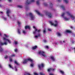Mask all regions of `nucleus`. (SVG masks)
<instances>
[{"instance_id": "f257e3e1", "label": "nucleus", "mask_w": 75, "mask_h": 75, "mask_svg": "<svg viewBox=\"0 0 75 75\" xmlns=\"http://www.w3.org/2000/svg\"><path fill=\"white\" fill-rule=\"evenodd\" d=\"M28 61H30V62H33V60L30 58H29L28 59H25L24 60V61L23 62V64H26V63H27V62H28Z\"/></svg>"}, {"instance_id": "f03ea898", "label": "nucleus", "mask_w": 75, "mask_h": 75, "mask_svg": "<svg viewBox=\"0 0 75 75\" xmlns=\"http://www.w3.org/2000/svg\"><path fill=\"white\" fill-rule=\"evenodd\" d=\"M29 17H30V18H31V20H34L35 16H34L33 13H29Z\"/></svg>"}, {"instance_id": "7ed1b4c3", "label": "nucleus", "mask_w": 75, "mask_h": 75, "mask_svg": "<svg viewBox=\"0 0 75 75\" xmlns=\"http://www.w3.org/2000/svg\"><path fill=\"white\" fill-rule=\"evenodd\" d=\"M39 54H40L42 55L43 57H47V55L45 54V52H43L42 51H40L39 52Z\"/></svg>"}, {"instance_id": "20e7f679", "label": "nucleus", "mask_w": 75, "mask_h": 75, "mask_svg": "<svg viewBox=\"0 0 75 75\" xmlns=\"http://www.w3.org/2000/svg\"><path fill=\"white\" fill-rule=\"evenodd\" d=\"M35 1V0H31L29 2H28V0H26V4H31L32 2H34Z\"/></svg>"}, {"instance_id": "39448f33", "label": "nucleus", "mask_w": 75, "mask_h": 75, "mask_svg": "<svg viewBox=\"0 0 75 75\" xmlns=\"http://www.w3.org/2000/svg\"><path fill=\"white\" fill-rule=\"evenodd\" d=\"M66 13L67 14H69V16H70L72 18L73 20H74L75 19V16H73L72 15H71V14L68 11L66 12Z\"/></svg>"}, {"instance_id": "423d86ee", "label": "nucleus", "mask_w": 75, "mask_h": 75, "mask_svg": "<svg viewBox=\"0 0 75 75\" xmlns=\"http://www.w3.org/2000/svg\"><path fill=\"white\" fill-rule=\"evenodd\" d=\"M45 14L46 15H48V17H49V18H51L52 17V15L51 13H50L47 11H46L45 12Z\"/></svg>"}, {"instance_id": "0eeeda50", "label": "nucleus", "mask_w": 75, "mask_h": 75, "mask_svg": "<svg viewBox=\"0 0 75 75\" xmlns=\"http://www.w3.org/2000/svg\"><path fill=\"white\" fill-rule=\"evenodd\" d=\"M38 67L39 69L41 70V68H44V64L43 63H42L41 64L39 65Z\"/></svg>"}, {"instance_id": "6e6552de", "label": "nucleus", "mask_w": 75, "mask_h": 75, "mask_svg": "<svg viewBox=\"0 0 75 75\" xmlns=\"http://www.w3.org/2000/svg\"><path fill=\"white\" fill-rule=\"evenodd\" d=\"M55 69H53L52 68H50L49 69H47V71L50 72V71H54V70H55Z\"/></svg>"}, {"instance_id": "1a4fd4ad", "label": "nucleus", "mask_w": 75, "mask_h": 75, "mask_svg": "<svg viewBox=\"0 0 75 75\" xmlns=\"http://www.w3.org/2000/svg\"><path fill=\"white\" fill-rule=\"evenodd\" d=\"M3 40L4 41H8L9 44H11V40H9L8 39H6V38H3Z\"/></svg>"}, {"instance_id": "9d476101", "label": "nucleus", "mask_w": 75, "mask_h": 75, "mask_svg": "<svg viewBox=\"0 0 75 75\" xmlns=\"http://www.w3.org/2000/svg\"><path fill=\"white\" fill-rule=\"evenodd\" d=\"M50 23L51 25H54V26H55V27L57 26V25H58V24H57L56 23L54 24V23H52V22L51 21L50 22Z\"/></svg>"}, {"instance_id": "9b49d317", "label": "nucleus", "mask_w": 75, "mask_h": 75, "mask_svg": "<svg viewBox=\"0 0 75 75\" xmlns=\"http://www.w3.org/2000/svg\"><path fill=\"white\" fill-rule=\"evenodd\" d=\"M0 44L1 45H7V43L6 42H4V43H2L0 41Z\"/></svg>"}, {"instance_id": "f8f14e48", "label": "nucleus", "mask_w": 75, "mask_h": 75, "mask_svg": "<svg viewBox=\"0 0 75 75\" xmlns=\"http://www.w3.org/2000/svg\"><path fill=\"white\" fill-rule=\"evenodd\" d=\"M10 13V10L9 9H8L6 12V13L7 14V16L8 17H10V15H9V13Z\"/></svg>"}, {"instance_id": "ddd939ff", "label": "nucleus", "mask_w": 75, "mask_h": 75, "mask_svg": "<svg viewBox=\"0 0 75 75\" xmlns=\"http://www.w3.org/2000/svg\"><path fill=\"white\" fill-rule=\"evenodd\" d=\"M36 13H37V14H38V15H40V16H42H42H43V15L40 14V12H38V11H36Z\"/></svg>"}, {"instance_id": "4468645a", "label": "nucleus", "mask_w": 75, "mask_h": 75, "mask_svg": "<svg viewBox=\"0 0 75 75\" xmlns=\"http://www.w3.org/2000/svg\"><path fill=\"white\" fill-rule=\"evenodd\" d=\"M51 59L53 61H55V59L54 58V57L53 56L51 57Z\"/></svg>"}, {"instance_id": "2eb2a0df", "label": "nucleus", "mask_w": 75, "mask_h": 75, "mask_svg": "<svg viewBox=\"0 0 75 75\" xmlns=\"http://www.w3.org/2000/svg\"><path fill=\"white\" fill-rule=\"evenodd\" d=\"M29 29V30H30V26H25V29Z\"/></svg>"}, {"instance_id": "dca6fc26", "label": "nucleus", "mask_w": 75, "mask_h": 75, "mask_svg": "<svg viewBox=\"0 0 75 75\" xmlns=\"http://www.w3.org/2000/svg\"><path fill=\"white\" fill-rule=\"evenodd\" d=\"M37 48V46H34L33 47H32L33 50H35V49H36V48Z\"/></svg>"}, {"instance_id": "f3484780", "label": "nucleus", "mask_w": 75, "mask_h": 75, "mask_svg": "<svg viewBox=\"0 0 75 75\" xmlns=\"http://www.w3.org/2000/svg\"><path fill=\"white\" fill-rule=\"evenodd\" d=\"M66 32L67 33H72L71 31L70 30H67L66 31Z\"/></svg>"}, {"instance_id": "a211bd4d", "label": "nucleus", "mask_w": 75, "mask_h": 75, "mask_svg": "<svg viewBox=\"0 0 75 75\" xmlns=\"http://www.w3.org/2000/svg\"><path fill=\"white\" fill-rule=\"evenodd\" d=\"M57 34L58 36H59V37H60V36H61V34L59 32L57 33Z\"/></svg>"}, {"instance_id": "6ab92c4d", "label": "nucleus", "mask_w": 75, "mask_h": 75, "mask_svg": "<svg viewBox=\"0 0 75 75\" xmlns=\"http://www.w3.org/2000/svg\"><path fill=\"white\" fill-rule=\"evenodd\" d=\"M3 49L0 46V52H3Z\"/></svg>"}, {"instance_id": "aec40b11", "label": "nucleus", "mask_w": 75, "mask_h": 75, "mask_svg": "<svg viewBox=\"0 0 75 75\" xmlns=\"http://www.w3.org/2000/svg\"><path fill=\"white\" fill-rule=\"evenodd\" d=\"M59 72L62 74H63V75L64 74V72L62 71V70H60Z\"/></svg>"}, {"instance_id": "412c9836", "label": "nucleus", "mask_w": 75, "mask_h": 75, "mask_svg": "<svg viewBox=\"0 0 75 75\" xmlns=\"http://www.w3.org/2000/svg\"><path fill=\"white\" fill-rule=\"evenodd\" d=\"M18 7H19V8H23V6L20 5H18L17 6Z\"/></svg>"}, {"instance_id": "4be33fe9", "label": "nucleus", "mask_w": 75, "mask_h": 75, "mask_svg": "<svg viewBox=\"0 0 75 75\" xmlns=\"http://www.w3.org/2000/svg\"><path fill=\"white\" fill-rule=\"evenodd\" d=\"M9 67L10 68H12V69H14L13 67H12V66L11 64H9Z\"/></svg>"}, {"instance_id": "5701e85b", "label": "nucleus", "mask_w": 75, "mask_h": 75, "mask_svg": "<svg viewBox=\"0 0 75 75\" xmlns=\"http://www.w3.org/2000/svg\"><path fill=\"white\" fill-rule=\"evenodd\" d=\"M14 62L15 64H16V65H19V64L17 62V61L16 60Z\"/></svg>"}, {"instance_id": "b1692460", "label": "nucleus", "mask_w": 75, "mask_h": 75, "mask_svg": "<svg viewBox=\"0 0 75 75\" xmlns=\"http://www.w3.org/2000/svg\"><path fill=\"white\" fill-rule=\"evenodd\" d=\"M37 31V29H36V30H35V31L33 32V34H35L36 33V32Z\"/></svg>"}, {"instance_id": "393cba45", "label": "nucleus", "mask_w": 75, "mask_h": 75, "mask_svg": "<svg viewBox=\"0 0 75 75\" xmlns=\"http://www.w3.org/2000/svg\"><path fill=\"white\" fill-rule=\"evenodd\" d=\"M18 33L19 34H21V32H20V30L19 29L18 30Z\"/></svg>"}, {"instance_id": "a878e982", "label": "nucleus", "mask_w": 75, "mask_h": 75, "mask_svg": "<svg viewBox=\"0 0 75 75\" xmlns=\"http://www.w3.org/2000/svg\"><path fill=\"white\" fill-rule=\"evenodd\" d=\"M61 7H62L64 10H65V7L64 6H61Z\"/></svg>"}, {"instance_id": "bb28decb", "label": "nucleus", "mask_w": 75, "mask_h": 75, "mask_svg": "<svg viewBox=\"0 0 75 75\" xmlns=\"http://www.w3.org/2000/svg\"><path fill=\"white\" fill-rule=\"evenodd\" d=\"M2 18H3V19H4V20H7V18H5L3 16H2Z\"/></svg>"}, {"instance_id": "cd10ccee", "label": "nucleus", "mask_w": 75, "mask_h": 75, "mask_svg": "<svg viewBox=\"0 0 75 75\" xmlns=\"http://www.w3.org/2000/svg\"><path fill=\"white\" fill-rule=\"evenodd\" d=\"M65 2L66 3H68V0H64Z\"/></svg>"}, {"instance_id": "c85d7f7f", "label": "nucleus", "mask_w": 75, "mask_h": 75, "mask_svg": "<svg viewBox=\"0 0 75 75\" xmlns=\"http://www.w3.org/2000/svg\"><path fill=\"white\" fill-rule=\"evenodd\" d=\"M9 61L10 62H12V59L10 57H9Z\"/></svg>"}, {"instance_id": "c756f323", "label": "nucleus", "mask_w": 75, "mask_h": 75, "mask_svg": "<svg viewBox=\"0 0 75 75\" xmlns=\"http://www.w3.org/2000/svg\"><path fill=\"white\" fill-rule=\"evenodd\" d=\"M14 42L15 45H17L18 44V42L17 41H14Z\"/></svg>"}, {"instance_id": "7c9ffc66", "label": "nucleus", "mask_w": 75, "mask_h": 75, "mask_svg": "<svg viewBox=\"0 0 75 75\" xmlns=\"http://www.w3.org/2000/svg\"><path fill=\"white\" fill-rule=\"evenodd\" d=\"M65 13H63L61 15V16H62V17H63L65 15Z\"/></svg>"}, {"instance_id": "2f4dec72", "label": "nucleus", "mask_w": 75, "mask_h": 75, "mask_svg": "<svg viewBox=\"0 0 75 75\" xmlns=\"http://www.w3.org/2000/svg\"><path fill=\"white\" fill-rule=\"evenodd\" d=\"M8 58V56L6 55L5 56V59H7Z\"/></svg>"}, {"instance_id": "473e14b6", "label": "nucleus", "mask_w": 75, "mask_h": 75, "mask_svg": "<svg viewBox=\"0 0 75 75\" xmlns=\"http://www.w3.org/2000/svg\"><path fill=\"white\" fill-rule=\"evenodd\" d=\"M50 7H52V6H53V4H52V3H50Z\"/></svg>"}, {"instance_id": "72a5a7b5", "label": "nucleus", "mask_w": 75, "mask_h": 75, "mask_svg": "<svg viewBox=\"0 0 75 75\" xmlns=\"http://www.w3.org/2000/svg\"><path fill=\"white\" fill-rule=\"evenodd\" d=\"M71 50H74V53H75V47H71Z\"/></svg>"}, {"instance_id": "f704fd0d", "label": "nucleus", "mask_w": 75, "mask_h": 75, "mask_svg": "<svg viewBox=\"0 0 75 75\" xmlns=\"http://www.w3.org/2000/svg\"><path fill=\"white\" fill-rule=\"evenodd\" d=\"M43 33H44V34H45V33H46V29H45L43 30Z\"/></svg>"}, {"instance_id": "c9c22d12", "label": "nucleus", "mask_w": 75, "mask_h": 75, "mask_svg": "<svg viewBox=\"0 0 75 75\" xmlns=\"http://www.w3.org/2000/svg\"><path fill=\"white\" fill-rule=\"evenodd\" d=\"M17 23H18V25H20V24H21V22L18 21Z\"/></svg>"}, {"instance_id": "e433bc0d", "label": "nucleus", "mask_w": 75, "mask_h": 75, "mask_svg": "<svg viewBox=\"0 0 75 75\" xmlns=\"http://www.w3.org/2000/svg\"><path fill=\"white\" fill-rule=\"evenodd\" d=\"M40 75H45V74L44 73H43L42 72H40Z\"/></svg>"}, {"instance_id": "4c0bfd02", "label": "nucleus", "mask_w": 75, "mask_h": 75, "mask_svg": "<svg viewBox=\"0 0 75 75\" xmlns=\"http://www.w3.org/2000/svg\"><path fill=\"white\" fill-rule=\"evenodd\" d=\"M44 4L45 5V6H48V4L46 3H44Z\"/></svg>"}, {"instance_id": "58836bf2", "label": "nucleus", "mask_w": 75, "mask_h": 75, "mask_svg": "<svg viewBox=\"0 0 75 75\" xmlns=\"http://www.w3.org/2000/svg\"><path fill=\"white\" fill-rule=\"evenodd\" d=\"M36 2H37V4H38V5H39V1H37Z\"/></svg>"}, {"instance_id": "ea45409f", "label": "nucleus", "mask_w": 75, "mask_h": 75, "mask_svg": "<svg viewBox=\"0 0 75 75\" xmlns=\"http://www.w3.org/2000/svg\"><path fill=\"white\" fill-rule=\"evenodd\" d=\"M40 31H41V30L40 29L39 30H38V29H37V32H38V33H40Z\"/></svg>"}, {"instance_id": "a19ab883", "label": "nucleus", "mask_w": 75, "mask_h": 75, "mask_svg": "<svg viewBox=\"0 0 75 75\" xmlns=\"http://www.w3.org/2000/svg\"><path fill=\"white\" fill-rule=\"evenodd\" d=\"M14 51L16 52H17V49H16L14 50Z\"/></svg>"}, {"instance_id": "79ce46f5", "label": "nucleus", "mask_w": 75, "mask_h": 75, "mask_svg": "<svg viewBox=\"0 0 75 75\" xmlns=\"http://www.w3.org/2000/svg\"><path fill=\"white\" fill-rule=\"evenodd\" d=\"M64 19H65L66 20H69L68 18H65Z\"/></svg>"}, {"instance_id": "37998d69", "label": "nucleus", "mask_w": 75, "mask_h": 75, "mask_svg": "<svg viewBox=\"0 0 75 75\" xmlns=\"http://www.w3.org/2000/svg\"><path fill=\"white\" fill-rule=\"evenodd\" d=\"M15 56V55L12 54V55L10 57H14Z\"/></svg>"}, {"instance_id": "c03bdc74", "label": "nucleus", "mask_w": 75, "mask_h": 75, "mask_svg": "<svg viewBox=\"0 0 75 75\" xmlns=\"http://www.w3.org/2000/svg\"><path fill=\"white\" fill-rule=\"evenodd\" d=\"M55 23H56V24H58V22H57V21H54Z\"/></svg>"}, {"instance_id": "a18cd8bd", "label": "nucleus", "mask_w": 75, "mask_h": 75, "mask_svg": "<svg viewBox=\"0 0 75 75\" xmlns=\"http://www.w3.org/2000/svg\"><path fill=\"white\" fill-rule=\"evenodd\" d=\"M15 68L16 69V71H17V69L16 67H15Z\"/></svg>"}, {"instance_id": "49530a36", "label": "nucleus", "mask_w": 75, "mask_h": 75, "mask_svg": "<svg viewBox=\"0 0 75 75\" xmlns=\"http://www.w3.org/2000/svg\"><path fill=\"white\" fill-rule=\"evenodd\" d=\"M57 1L58 2H61V0H57Z\"/></svg>"}, {"instance_id": "de8ad7c7", "label": "nucleus", "mask_w": 75, "mask_h": 75, "mask_svg": "<svg viewBox=\"0 0 75 75\" xmlns=\"http://www.w3.org/2000/svg\"><path fill=\"white\" fill-rule=\"evenodd\" d=\"M34 74L35 75H38V74L36 73H34Z\"/></svg>"}, {"instance_id": "09e8293b", "label": "nucleus", "mask_w": 75, "mask_h": 75, "mask_svg": "<svg viewBox=\"0 0 75 75\" xmlns=\"http://www.w3.org/2000/svg\"><path fill=\"white\" fill-rule=\"evenodd\" d=\"M48 30L49 31H51V30L50 29H48Z\"/></svg>"}, {"instance_id": "8fccbe9b", "label": "nucleus", "mask_w": 75, "mask_h": 75, "mask_svg": "<svg viewBox=\"0 0 75 75\" xmlns=\"http://www.w3.org/2000/svg\"><path fill=\"white\" fill-rule=\"evenodd\" d=\"M23 34H25V31H23Z\"/></svg>"}, {"instance_id": "3c124183", "label": "nucleus", "mask_w": 75, "mask_h": 75, "mask_svg": "<svg viewBox=\"0 0 75 75\" xmlns=\"http://www.w3.org/2000/svg\"><path fill=\"white\" fill-rule=\"evenodd\" d=\"M43 41H44V42H47V41H46V40H44Z\"/></svg>"}, {"instance_id": "603ef678", "label": "nucleus", "mask_w": 75, "mask_h": 75, "mask_svg": "<svg viewBox=\"0 0 75 75\" xmlns=\"http://www.w3.org/2000/svg\"><path fill=\"white\" fill-rule=\"evenodd\" d=\"M4 35L6 37H8V36H7V35H6V34H4Z\"/></svg>"}, {"instance_id": "864d4df0", "label": "nucleus", "mask_w": 75, "mask_h": 75, "mask_svg": "<svg viewBox=\"0 0 75 75\" xmlns=\"http://www.w3.org/2000/svg\"><path fill=\"white\" fill-rule=\"evenodd\" d=\"M8 1H9V2H11L12 0H8Z\"/></svg>"}, {"instance_id": "5fc2aeb1", "label": "nucleus", "mask_w": 75, "mask_h": 75, "mask_svg": "<svg viewBox=\"0 0 75 75\" xmlns=\"http://www.w3.org/2000/svg\"><path fill=\"white\" fill-rule=\"evenodd\" d=\"M40 35H40V34H39L38 35V37H40Z\"/></svg>"}, {"instance_id": "6e6d98bb", "label": "nucleus", "mask_w": 75, "mask_h": 75, "mask_svg": "<svg viewBox=\"0 0 75 75\" xmlns=\"http://www.w3.org/2000/svg\"><path fill=\"white\" fill-rule=\"evenodd\" d=\"M45 48H47V49L49 48V47H48V46H45Z\"/></svg>"}, {"instance_id": "4d7b16f0", "label": "nucleus", "mask_w": 75, "mask_h": 75, "mask_svg": "<svg viewBox=\"0 0 75 75\" xmlns=\"http://www.w3.org/2000/svg\"><path fill=\"white\" fill-rule=\"evenodd\" d=\"M27 75H31L29 73H28L27 74Z\"/></svg>"}, {"instance_id": "13d9d810", "label": "nucleus", "mask_w": 75, "mask_h": 75, "mask_svg": "<svg viewBox=\"0 0 75 75\" xmlns=\"http://www.w3.org/2000/svg\"><path fill=\"white\" fill-rule=\"evenodd\" d=\"M38 36L36 35L35 36V37L36 38H38Z\"/></svg>"}, {"instance_id": "bf43d9fd", "label": "nucleus", "mask_w": 75, "mask_h": 75, "mask_svg": "<svg viewBox=\"0 0 75 75\" xmlns=\"http://www.w3.org/2000/svg\"><path fill=\"white\" fill-rule=\"evenodd\" d=\"M30 66H31V67H33V64H30Z\"/></svg>"}, {"instance_id": "052dcab7", "label": "nucleus", "mask_w": 75, "mask_h": 75, "mask_svg": "<svg viewBox=\"0 0 75 75\" xmlns=\"http://www.w3.org/2000/svg\"><path fill=\"white\" fill-rule=\"evenodd\" d=\"M8 52V51H6L5 52V53H7Z\"/></svg>"}, {"instance_id": "680f3d73", "label": "nucleus", "mask_w": 75, "mask_h": 75, "mask_svg": "<svg viewBox=\"0 0 75 75\" xmlns=\"http://www.w3.org/2000/svg\"><path fill=\"white\" fill-rule=\"evenodd\" d=\"M33 27V28H35V30H36V29H37L35 28V26H34Z\"/></svg>"}, {"instance_id": "e2e57ef3", "label": "nucleus", "mask_w": 75, "mask_h": 75, "mask_svg": "<svg viewBox=\"0 0 75 75\" xmlns=\"http://www.w3.org/2000/svg\"><path fill=\"white\" fill-rule=\"evenodd\" d=\"M71 28V29H72V28H73V27H72V26H71L70 27Z\"/></svg>"}, {"instance_id": "0e129e2a", "label": "nucleus", "mask_w": 75, "mask_h": 75, "mask_svg": "<svg viewBox=\"0 0 75 75\" xmlns=\"http://www.w3.org/2000/svg\"><path fill=\"white\" fill-rule=\"evenodd\" d=\"M49 75H54L53 74H51V73H50V74H49Z\"/></svg>"}, {"instance_id": "69168bd1", "label": "nucleus", "mask_w": 75, "mask_h": 75, "mask_svg": "<svg viewBox=\"0 0 75 75\" xmlns=\"http://www.w3.org/2000/svg\"><path fill=\"white\" fill-rule=\"evenodd\" d=\"M74 41H72V44H74Z\"/></svg>"}, {"instance_id": "338daca9", "label": "nucleus", "mask_w": 75, "mask_h": 75, "mask_svg": "<svg viewBox=\"0 0 75 75\" xmlns=\"http://www.w3.org/2000/svg\"><path fill=\"white\" fill-rule=\"evenodd\" d=\"M26 15V16H28V14H27Z\"/></svg>"}, {"instance_id": "774afa93", "label": "nucleus", "mask_w": 75, "mask_h": 75, "mask_svg": "<svg viewBox=\"0 0 75 75\" xmlns=\"http://www.w3.org/2000/svg\"><path fill=\"white\" fill-rule=\"evenodd\" d=\"M0 13H1V14H3V12H1Z\"/></svg>"}]
</instances>
